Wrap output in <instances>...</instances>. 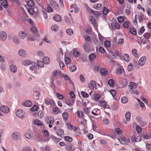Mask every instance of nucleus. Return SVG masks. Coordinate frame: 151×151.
Segmentation results:
<instances>
[{
  "instance_id": "f257e3e1",
  "label": "nucleus",
  "mask_w": 151,
  "mask_h": 151,
  "mask_svg": "<svg viewBox=\"0 0 151 151\" xmlns=\"http://www.w3.org/2000/svg\"><path fill=\"white\" fill-rule=\"evenodd\" d=\"M50 3L52 8L57 11H59V6L57 3L54 0H50Z\"/></svg>"
},
{
  "instance_id": "f03ea898",
  "label": "nucleus",
  "mask_w": 151,
  "mask_h": 151,
  "mask_svg": "<svg viewBox=\"0 0 151 151\" xmlns=\"http://www.w3.org/2000/svg\"><path fill=\"white\" fill-rule=\"evenodd\" d=\"M16 115L17 117L21 119H24L25 113L22 110H18L16 112Z\"/></svg>"
},
{
  "instance_id": "7ed1b4c3",
  "label": "nucleus",
  "mask_w": 151,
  "mask_h": 151,
  "mask_svg": "<svg viewBox=\"0 0 151 151\" xmlns=\"http://www.w3.org/2000/svg\"><path fill=\"white\" fill-rule=\"evenodd\" d=\"M0 110L4 113L7 114L9 112V109L6 106L2 105L0 107Z\"/></svg>"
},
{
  "instance_id": "20e7f679",
  "label": "nucleus",
  "mask_w": 151,
  "mask_h": 151,
  "mask_svg": "<svg viewBox=\"0 0 151 151\" xmlns=\"http://www.w3.org/2000/svg\"><path fill=\"white\" fill-rule=\"evenodd\" d=\"M45 121L47 124H53L54 122L53 118L51 116L46 117Z\"/></svg>"
},
{
  "instance_id": "39448f33",
  "label": "nucleus",
  "mask_w": 151,
  "mask_h": 151,
  "mask_svg": "<svg viewBox=\"0 0 151 151\" xmlns=\"http://www.w3.org/2000/svg\"><path fill=\"white\" fill-rule=\"evenodd\" d=\"M12 137L13 140H17L20 138V135L18 132H14L12 134Z\"/></svg>"
},
{
  "instance_id": "423d86ee",
  "label": "nucleus",
  "mask_w": 151,
  "mask_h": 151,
  "mask_svg": "<svg viewBox=\"0 0 151 151\" xmlns=\"http://www.w3.org/2000/svg\"><path fill=\"white\" fill-rule=\"evenodd\" d=\"M88 85L89 88L91 90L93 89L94 88H96V82L93 80H92L90 81Z\"/></svg>"
},
{
  "instance_id": "0eeeda50",
  "label": "nucleus",
  "mask_w": 151,
  "mask_h": 151,
  "mask_svg": "<svg viewBox=\"0 0 151 151\" xmlns=\"http://www.w3.org/2000/svg\"><path fill=\"white\" fill-rule=\"evenodd\" d=\"M7 38V35L4 31H1L0 32V40L2 41L5 40Z\"/></svg>"
},
{
  "instance_id": "6e6552de",
  "label": "nucleus",
  "mask_w": 151,
  "mask_h": 151,
  "mask_svg": "<svg viewBox=\"0 0 151 151\" xmlns=\"http://www.w3.org/2000/svg\"><path fill=\"white\" fill-rule=\"evenodd\" d=\"M145 60L146 58L145 57H141L139 59L138 62L139 65L141 66L143 65L145 63Z\"/></svg>"
},
{
  "instance_id": "1a4fd4ad",
  "label": "nucleus",
  "mask_w": 151,
  "mask_h": 151,
  "mask_svg": "<svg viewBox=\"0 0 151 151\" xmlns=\"http://www.w3.org/2000/svg\"><path fill=\"white\" fill-rule=\"evenodd\" d=\"M75 102V101L73 99H69L65 101V103L70 106H73Z\"/></svg>"
},
{
  "instance_id": "9d476101",
  "label": "nucleus",
  "mask_w": 151,
  "mask_h": 151,
  "mask_svg": "<svg viewBox=\"0 0 151 151\" xmlns=\"http://www.w3.org/2000/svg\"><path fill=\"white\" fill-rule=\"evenodd\" d=\"M83 47L85 50L86 52H88L90 50L89 44L87 42H85L84 44Z\"/></svg>"
},
{
  "instance_id": "9b49d317",
  "label": "nucleus",
  "mask_w": 151,
  "mask_h": 151,
  "mask_svg": "<svg viewBox=\"0 0 151 151\" xmlns=\"http://www.w3.org/2000/svg\"><path fill=\"white\" fill-rule=\"evenodd\" d=\"M26 33L22 31H20L18 34L19 37L22 39H23L26 37Z\"/></svg>"
},
{
  "instance_id": "f8f14e48",
  "label": "nucleus",
  "mask_w": 151,
  "mask_h": 151,
  "mask_svg": "<svg viewBox=\"0 0 151 151\" xmlns=\"http://www.w3.org/2000/svg\"><path fill=\"white\" fill-rule=\"evenodd\" d=\"M33 95L34 96L35 98L36 99H39V97L40 95L39 92L37 91L36 89H34Z\"/></svg>"
},
{
  "instance_id": "ddd939ff",
  "label": "nucleus",
  "mask_w": 151,
  "mask_h": 151,
  "mask_svg": "<svg viewBox=\"0 0 151 151\" xmlns=\"http://www.w3.org/2000/svg\"><path fill=\"white\" fill-rule=\"evenodd\" d=\"M53 18L55 21L57 22H60L61 20V17L58 14L55 15Z\"/></svg>"
},
{
  "instance_id": "4468645a",
  "label": "nucleus",
  "mask_w": 151,
  "mask_h": 151,
  "mask_svg": "<svg viewBox=\"0 0 151 151\" xmlns=\"http://www.w3.org/2000/svg\"><path fill=\"white\" fill-rule=\"evenodd\" d=\"M32 104L31 102L29 100H26L22 103V105L27 107H30Z\"/></svg>"
},
{
  "instance_id": "2eb2a0df",
  "label": "nucleus",
  "mask_w": 151,
  "mask_h": 151,
  "mask_svg": "<svg viewBox=\"0 0 151 151\" xmlns=\"http://www.w3.org/2000/svg\"><path fill=\"white\" fill-rule=\"evenodd\" d=\"M93 7L96 10H100L102 7V5L101 4H96L93 6Z\"/></svg>"
},
{
  "instance_id": "dca6fc26",
  "label": "nucleus",
  "mask_w": 151,
  "mask_h": 151,
  "mask_svg": "<svg viewBox=\"0 0 151 151\" xmlns=\"http://www.w3.org/2000/svg\"><path fill=\"white\" fill-rule=\"evenodd\" d=\"M18 53L20 56L22 57H25L26 56V52L23 50H19Z\"/></svg>"
},
{
  "instance_id": "f3484780",
  "label": "nucleus",
  "mask_w": 151,
  "mask_h": 151,
  "mask_svg": "<svg viewBox=\"0 0 151 151\" xmlns=\"http://www.w3.org/2000/svg\"><path fill=\"white\" fill-rule=\"evenodd\" d=\"M43 63L45 64H48L50 62V60L49 58L47 57H44L42 59Z\"/></svg>"
},
{
  "instance_id": "a211bd4d",
  "label": "nucleus",
  "mask_w": 151,
  "mask_h": 151,
  "mask_svg": "<svg viewBox=\"0 0 151 151\" xmlns=\"http://www.w3.org/2000/svg\"><path fill=\"white\" fill-rule=\"evenodd\" d=\"M57 133L58 136L62 137L63 136L64 132L63 130L59 129L57 130Z\"/></svg>"
},
{
  "instance_id": "6ab92c4d",
  "label": "nucleus",
  "mask_w": 151,
  "mask_h": 151,
  "mask_svg": "<svg viewBox=\"0 0 151 151\" xmlns=\"http://www.w3.org/2000/svg\"><path fill=\"white\" fill-rule=\"evenodd\" d=\"M13 42L16 44L18 45L20 42V40L18 38L17 36H14L12 38Z\"/></svg>"
},
{
  "instance_id": "aec40b11",
  "label": "nucleus",
  "mask_w": 151,
  "mask_h": 151,
  "mask_svg": "<svg viewBox=\"0 0 151 151\" xmlns=\"http://www.w3.org/2000/svg\"><path fill=\"white\" fill-rule=\"evenodd\" d=\"M31 62L29 60H26L22 61V64L25 66L30 65L31 64Z\"/></svg>"
},
{
  "instance_id": "412c9836",
  "label": "nucleus",
  "mask_w": 151,
  "mask_h": 151,
  "mask_svg": "<svg viewBox=\"0 0 151 151\" xmlns=\"http://www.w3.org/2000/svg\"><path fill=\"white\" fill-rule=\"evenodd\" d=\"M10 69L12 72L15 73H16L17 70V67L14 65H10Z\"/></svg>"
},
{
  "instance_id": "4be33fe9",
  "label": "nucleus",
  "mask_w": 151,
  "mask_h": 151,
  "mask_svg": "<svg viewBox=\"0 0 151 151\" xmlns=\"http://www.w3.org/2000/svg\"><path fill=\"white\" fill-rule=\"evenodd\" d=\"M123 69L122 67H119L117 68L116 70V74L117 75H120L122 73Z\"/></svg>"
},
{
  "instance_id": "5701e85b",
  "label": "nucleus",
  "mask_w": 151,
  "mask_h": 151,
  "mask_svg": "<svg viewBox=\"0 0 151 151\" xmlns=\"http://www.w3.org/2000/svg\"><path fill=\"white\" fill-rule=\"evenodd\" d=\"M142 137L145 139H148L151 138V136L148 134H142Z\"/></svg>"
},
{
  "instance_id": "b1692460",
  "label": "nucleus",
  "mask_w": 151,
  "mask_h": 151,
  "mask_svg": "<svg viewBox=\"0 0 151 151\" xmlns=\"http://www.w3.org/2000/svg\"><path fill=\"white\" fill-rule=\"evenodd\" d=\"M112 24H114L115 29H119L120 28V26L118 23L116 21L113 22Z\"/></svg>"
},
{
  "instance_id": "393cba45",
  "label": "nucleus",
  "mask_w": 151,
  "mask_h": 151,
  "mask_svg": "<svg viewBox=\"0 0 151 151\" xmlns=\"http://www.w3.org/2000/svg\"><path fill=\"white\" fill-rule=\"evenodd\" d=\"M119 84L121 87L123 88L127 86L128 83L127 81H120V82Z\"/></svg>"
},
{
  "instance_id": "a878e982",
  "label": "nucleus",
  "mask_w": 151,
  "mask_h": 151,
  "mask_svg": "<svg viewBox=\"0 0 151 151\" xmlns=\"http://www.w3.org/2000/svg\"><path fill=\"white\" fill-rule=\"evenodd\" d=\"M125 116L126 118V121L128 122L130 120L131 117L130 113L129 111L127 112L125 115Z\"/></svg>"
},
{
  "instance_id": "bb28decb",
  "label": "nucleus",
  "mask_w": 151,
  "mask_h": 151,
  "mask_svg": "<svg viewBox=\"0 0 151 151\" xmlns=\"http://www.w3.org/2000/svg\"><path fill=\"white\" fill-rule=\"evenodd\" d=\"M118 140L121 144L123 145L126 144V138H125L122 137L118 139Z\"/></svg>"
},
{
  "instance_id": "cd10ccee",
  "label": "nucleus",
  "mask_w": 151,
  "mask_h": 151,
  "mask_svg": "<svg viewBox=\"0 0 151 151\" xmlns=\"http://www.w3.org/2000/svg\"><path fill=\"white\" fill-rule=\"evenodd\" d=\"M123 58L124 60L127 62H128L130 59L129 56L127 54L124 55L123 56Z\"/></svg>"
},
{
  "instance_id": "c85d7f7f",
  "label": "nucleus",
  "mask_w": 151,
  "mask_h": 151,
  "mask_svg": "<svg viewBox=\"0 0 151 151\" xmlns=\"http://www.w3.org/2000/svg\"><path fill=\"white\" fill-rule=\"evenodd\" d=\"M48 37V35L47 34H46L45 36V37L42 40L43 41L47 43H51V42L47 39Z\"/></svg>"
},
{
  "instance_id": "c756f323",
  "label": "nucleus",
  "mask_w": 151,
  "mask_h": 151,
  "mask_svg": "<svg viewBox=\"0 0 151 151\" xmlns=\"http://www.w3.org/2000/svg\"><path fill=\"white\" fill-rule=\"evenodd\" d=\"M51 29L52 31L56 32L58 30L59 28L57 25L54 24L51 26Z\"/></svg>"
},
{
  "instance_id": "7c9ffc66",
  "label": "nucleus",
  "mask_w": 151,
  "mask_h": 151,
  "mask_svg": "<svg viewBox=\"0 0 151 151\" xmlns=\"http://www.w3.org/2000/svg\"><path fill=\"white\" fill-rule=\"evenodd\" d=\"M34 123L35 124H36L39 126H41L42 125V122L38 119H35L34 121Z\"/></svg>"
},
{
  "instance_id": "2f4dec72",
  "label": "nucleus",
  "mask_w": 151,
  "mask_h": 151,
  "mask_svg": "<svg viewBox=\"0 0 151 151\" xmlns=\"http://www.w3.org/2000/svg\"><path fill=\"white\" fill-rule=\"evenodd\" d=\"M60 75L61 77L64 78L65 80H68L70 79V78L69 76L63 73H60Z\"/></svg>"
},
{
  "instance_id": "473e14b6",
  "label": "nucleus",
  "mask_w": 151,
  "mask_h": 151,
  "mask_svg": "<svg viewBox=\"0 0 151 151\" xmlns=\"http://www.w3.org/2000/svg\"><path fill=\"white\" fill-rule=\"evenodd\" d=\"M71 72H73L76 69V67L75 65H73L69 68Z\"/></svg>"
},
{
  "instance_id": "72a5a7b5",
  "label": "nucleus",
  "mask_w": 151,
  "mask_h": 151,
  "mask_svg": "<svg viewBox=\"0 0 151 151\" xmlns=\"http://www.w3.org/2000/svg\"><path fill=\"white\" fill-rule=\"evenodd\" d=\"M27 4L28 6L29 7H32L34 5V1L32 0H30L27 1Z\"/></svg>"
},
{
  "instance_id": "f704fd0d",
  "label": "nucleus",
  "mask_w": 151,
  "mask_h": 151,
  "mask_svg": "<svg viewBox=\"0 0 151 151\" xmlns=\"http://www.w3.org/2000/svg\"><path fill=\"white\" fill-rule=\"evenodd\" d=\"M121 101L123 103L125 104L128 102V99L126 97L124 96L122 98Z\"/></svg>"
},
{
  "instance_id": "c9c22d12",
  "label": "nucleus",
  "mask_w": 151,
  "mask_h": 151,
  "mask_svg": "<svg viewBox=\"0 0 151 151\" xmlns=\"http://www.w3.org/2000/svg\"><path fill=\"white\" fill-rule=\"evenodd\" d=\"M133 69L132 64L130 63L128 66L127 70L129 71H131Z\"/></svg>"
},
{
  "instance_id": "e433bc0d",
  "label": "nucleus",
  "mask_w": 151,
  "mask_h": 151,
  "mask_svg": "<svg viewBox=\"0 0 151 151\" xmlns=\"http://www.w3.org/2000/svg\"><path fill=\"white\" fill-rule=\"evenodd\" d=\"M52 111L55 114H57L60 112V111L59 110V108L58 107L53 108Z\"/></svg>"
},
{
  "instance_id": "4c0bfd02",
  "label": "nucleus",
  "mask_w": 151,
  "mask_h": 151,
  "mask_svg": "<svg viewBox=\"0 0 151 151\" xmlns=\"http://www.w3.org/2000/svg\"><path fill=\"white\" fill-rule=\"evenodd\" d=\"M99 102L101 104L100 106L104 107H105L106 106V102L103 100H101L99 101Z\"/></svg>"
},
{
  "instance_id": "58836bf2",
  "label": "nucleus",
  "mask_w": 151,
  "mask_h": 151,
  "mask_svg": "<svg viewBox=\"0 0 151 151\" xmlns=\"http://www.w3.org/2000/svg\"><path fill=\"white\" fill-rule=\"evenodd\" d=\"M130 86L131 87L130 88L132 89H135L137 88V85L136 83L133 82H131L130 83Z\"/></svg>"
},
{
  "instance_id": "ea45409f",
  "label": "nucleus",
  "mask_w": 151,
  "mask_h": 151,
  "mask_svg": "<svg viewBox=\"0 0 151 151\" xmlns=\"http://www.w3.org/2000/svg\"><path fill=\"white\" fill-rule=\"evenodd\" d=\"M108 84L110 86H112L114 84V82L112 79H110L108 81Z\"/></svg>"
},
{
  "instance_id": "a19ab883",
  "label": "nucleus",
  "mask_w": 151,
  "mask_h": 151,
  "mask_svg": "<svg viewBox=\"0 0 151 151\" xmlns=\"http://www.w3.org/2000/svg\"><path fill=\"white\" fill-rule=\"evenodd\" d=\"M2 5L5 8H6L8 6V2L6 0H4V1L1 3Z\"/></svg>"
},
{
  "instance_id": "79ce46f5",
  "label": "nucleus",
  "mask_w": 151,
  "mask_h": 151,
  "mask_svg": "<svg viewBox=\"0 0 151 151\" xmlns=\"http://www.w3.org/2000/svg\"><path fill=\"white\" fill-rule=\"evenodd\" d=\"M81 95L84 98H87L88 97V95L85 91H82L81 93Z\"/></svg>"
},
{
  "instance_id": "37998d69",
  "label": "nucleus",
  "mask_w": 151,
  "mask_h": 151,
  "mask_svg": "<svg viewBox=\"0 0 151 151\" xmlns=\"http://www.w3.org/2000/svg\"><path fill=\"white\" fill-rule=\"evenodd\" d=\"M31 30L32 31V32L34 33H35V34L34 35L35 36H36L38 37V34H37V33H36V32L37 31L36 28L35 27H32L31 28Z\"/></svg>"
},
{
  "instance_id": "c03bdc74",
  "label": "nucleus",
  "mask_w": 151,
  "mask_h": 151,
  "mask_svg": "<svg viewBox=\"0 0 151 151\" xmlns=\"http://www.w3.org/2000/svg\"><path fill=\"white\" fill-rule=\"evenodd\" d=\"M73 54L74 56L76 57H78L80 55V54L79 52L76 50H74Z\"/></svg>"
},
{
  "instance_id": "a18cd8bd",
  "label": "nucleus",
  "mask_w": 151,
  "mask_h": 151,
  "mask_svg": "<svg viewBox=\"0 0 151 151\" xmlns=\"http://www.w3.org/2000/svg\"><path fill=\"white\" fill-rule=\"evenodd\" d=\"M65 61L66 64L68 65L70 63V59L69 57H66L65 58Z\"/></svg>"
},
{
  "instance_id": "49530a36",
  "label": "nucleus",
  "mask_w": 151,
  "mask_h": 151,
  "mask_svg": "<svg viewBox=\"0 0 151 151\" xmlns=\"http://www.w3.org/2000/svg\"><path fill=\"white\" fill-rule=\"evenodd\" d=\"M130 32V33L133 35H137L136 29L134 28L131 29Z\"/></svg>"
},
{
  "instance_id": "de8ad7c7",
  "label": "nucleus",
  "mask_w": 151,
  "mask_h": 151,
  "mask_svg": "<svg viewBox=\"0 0 151 151\" xmlns=\"http://www.w3.org/2000/svg\"><path fill=\"white\" fill-rule=\"evenodd\" d=\"M43 62H42L41 61H37V65L38 67L39 66L41 67H43L44 66Z\"/></svg>"
},
{
  "instance_id": "09e8293b",
  "label": "nucleus",
  "mask_w": 151,
  "mask_h": 151,
  "mask_svg": "<svg viewBox=\"0 0 151 151\" xmlns=\"http://www.w3.org/2000/svg\"><path fill=\"white\" fill-rule=\"evenodd\" d=\"M89 58L90 60H92L95 59L96 58V56L94 54H91L89 55Z\"/></svg>"
},
{
  "instance_id": "8fccbe9b",
  "label": "nucleus",
  "mask_w": 151,
  "mask_h": 151,
  "mask_svg": "<svg viewBox=\"0 0 151 151\" xmlns=\"http://www.w3.org/2000/svg\"><path fill=\"white\" fill-rule=\"evenodd\" d=\"M101 73L102 75H104L107 73V71L106 69L102 68L101 70Z\"/></svg>"
},
{
  "instance_id": "3c124183",
  "label": "nucleus",
  "mask_w": 151,
  "mask_h": 151,
  "mask_svg": "<svg viewBox=\"0 0 151 151\" xmlns=\"http://www.w3.org/2000/svg\"><path fill=\"white\" fill-rule=\"evenodd\" d=\"M65 140L68 142H71L72 141V138L68 136H66L65 137Z\"/></svg>"
},
{
  "instance_id": "603ef678",
  "label": "nucleus",
  "mask_w": 151,
  "mask_h": 151,
  "mask_svg": "<svg viewBox=\"0 0 151 151\" xmlns=\"http://www.w3.org/2000/svg\"><path fill=\"white\" fill-rule=\"evenodd\" d=\"M136 129L138 133H140L142 132V128L138 125H137L136 126Z\"/></svg>"
},
{
  "instance_id": "864d4df0",
  "label": "nucleus",
  "mask_w": 151,
  "mask_h": 151,
  "mask_svg": "<svg viewBox=\"0 0 151 151\" xmlns=\"http://www.w3.org/2000/svg\"><path fill=\"white\" fill-rule=\"evenodd\" d=\"M132 52L135 58H138V55L137 54V50L135 49H133L132 50Z\"/></svg>"
},
{
  "instance_id": "5fc2aeb1",
  "label": "nucleus",
  "mask_w": 151,
  "mask_h": 151,
  "mask_svg": "<svg viewBox=\"0 0 151 151\" xmlns=\"http://www.w3.org/2000/svg\"><path fill=\"white\" fill-rule=\"evenodd\" d=\"M30 65L35 68H37L38 67L37 63L34 62H31Z\"/></svg>"
},
{
  "instance_id": "6e6d98bb",
  "label": "nucleus",
  "mask_w": 151,
  "mask_h": 151,
  "mask_svg": "<svg viewBox=\"0 0 151 151\" xmlns=\"http://www.w3.org/2000/svg\"><path fill=\"white\" fill-rule=\"evenodd\" d=\"M77 115L79 118H81L83 116V112L79 111L77 112Z\"/></svg>"
},
{
  "instance_id": "4d7b16f0",
  "label": "nucleus",
  "mask_w": 151,
  "mask_h": 151,
  "mask_svg": "<svg viewBox=\"0 0 151 151\" xmlns=\"http://www.w3.org/2000/svg\"><path fill=\"white\" fill-rule=\"evenodd\" d=\"M38 107L37 105H34L32 108L30 109V110L32 111H36L38 109Z\"/></svg>"
},
{
  "instance_id": "13d9d810",
  "label": "nucleus",
  "mask_w": 151,
  "mask_h": 151,
  "mask_svg": "<svg viewBox=\"0 0 151 151\" xmlns=\"http://www.w3.org/2000/svg\"><path fill=\"white\" fill-rule=\"evenodd\" d=\"M63 116V119L64 120H66L68 118V114L67 113L64 112L62 114Z\"/></svg>"
},
{
  "instance_id": "bf43d9fd",
  "label": "nucleus",
  "mask_w": 151,
  "mask_h": 151,
  "mask_svg": "<svg viewBox=\"0 0 151 151\" xmlns=\"http://www.w3.org/2000/svg\"><path fill=\"white\" fill-rule=\"evenodd\" d=\"M131 139L132 142H138V138H136V137L134 136H132Z\"/></svg>"
},
{
  "instance_id": "052dcab7",
  "label": "nucleus",
  "mask_w": 151,
  "mask_h": 151,
  "mask_svg": "<svg viewBox=\"0 0 151 151\" xmlns=\"http://www.w3.org/2000/svg\"><path fill=\"white\" fill-rule=\"evenodd\" d=\"M67 33L69 35H71L73 34L72 30L71 29H68L66 30Z\"/></svg>"
},
{
  "instance_id": "680f3d73",
  "label": "nucleus",
  "mask_w": 151,
  "mask_h": 151,
  "mask_svg": "<svg viewBox=\"0 0 151 151\" xmlns=\"http://www.w3.org/2000/svg\"><path fill=\"white\" fill-rule=\"evenodd\" d=\"M129 22L128 21L125 22L123 24V26L124 28H127L128 27Z\"/></svg>"
},
{
  "instance_id": "e2e57ef3",
  "label": "nucleus",
  "mask_w": 151,
  "mask_h": 151,
  "mask_svg": "<svg viewBox=\"0 0 151 151\" xmlns=\"http://www.w3.org/2000/svg\"><path fill=\"white\" fill-rule=\"evenodd\" d=\"M145 29L144 27H142L138 32V34L139 35H141L142 33L144 32Z\"/></svg>"
},
{
  "instance_id": "0e129e2a",
  "label": "nucleus",
  "mask_w": 151,
  "mask_h": 151,
  "mask_svg": "<svg viewBox=\"0 0 151 151\" xmlns=\"http://www.w3.org/2000/svg\"><path fill=\"white\" fill-rule=\"evenodd\" d=\"M65 22L67 24H71L70 20L67 17H65Z\"/></svg>"
},
{
  "instance_id": "69168bd1",
  "label": "nucleus",
  "mask_w": 151,
  "mask_h": 151,
  "mask_svg": "<svg viewBox=\"0 0 151 151\" xmlns=\"http://www.w3.org/2000/svg\"><path fill=\"white\" fill-rule=\"evenodd\" d=\"M109 11V10L106 8L104 7L103 10V13L104 15H106Z\"/></svg>"
},
{
  "instance_id": "338daca9",
  "label": "nucleus",
  "mask_w": 151,
  "mask_h": 151,
  "mask_svg": "<svg viewBox=\"0 0 151 151\" xmlns=\"http://www.w3.org/2000/svg\"><path fill=\"white\" fill-rule=\"evenodd\" d=\"M110 92L111 94L113 96H115L116 94V91L114 89H111L110 91Z\"/></svg>"
},
{
  "instance_id": "774afa93",
  "label": "nucleus",
  "mask_w": 151,
  "mask_h": 151,
  "mask_svg": "<svg viewBox=\"0 0 151 151\" xmlns=\"http://www.w3.org/2000/svg\"><path fill=\"white\" fill-rule=\"evenodd\" d=\"M117 20L119 23L122 22L124 21V19L122 17L120 16L117 18Z\"/></svg>"
}]
</instances>
